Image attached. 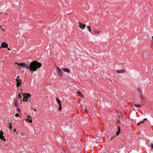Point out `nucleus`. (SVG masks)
<instances>
[{"label":"nucleus","instance_id":"f257e3e1","mask_svg":"<svg viewBox=\"0 0 153 153\" xmlns=\"http://www.w3.org/2000/svg\"><path fill=\"white\" fill-rule=\"evenodd\" d=\"M41 65L40 63L37 61H34L30 63L29 65L30 68H29V70L32 71H36L41 67Z\"/></svg>","mask_w":153,"mask_h":153},{"label":"nucleus","instance_id":"f03ea898","mask_svg":"<svg viewBox=\"0 0 153 153\" xmlns=\"http://www.w3.org/2000/svg\"><path fill=\"white\" fill-rule=\"evenodd\" d=\"M16 64H18L19 66L21 65L22 68H25L29 70V68H30V67L29 66H28L27 64L25 63H22L19 64L18 63L16 62Z\"/></svg>","mask_w":153,"mask_h":153},{"label":"nucleus","instance_id":"7ed1b4c3","mask_svg":"<svg viewBox=\"0 0 153 153\" xmlns=\"http://www.w3.org/2000/svg\"><path fill=\"white\" fill-rule=\"evenodd\" d=\"M19 77V76H17V78L16 79V81L17 82L16 87L18 88H19V86L21 85L22 81V79H20L18 78Z\"/></svg>","mask_w":153,"mask_h":153},{"label":"nucleus","instance_id":"20e7f679","mask_svg":"<svg viewBox=\"0 0 153 153\" xmlns=\"http://www.w3.org/2000/svg\"><path fill=\"white\" fill-rule=\"evenodd\" d=\"M56 72L60 76H62L63 74V72L61 70L57 67H56Z\"/></svg>","mask_w":153,"mask_h":153},{"label":"nucleus","instance_id":"39448f33","mask_svg":"<svg viewBox=\"0 0 153 153\" xmlns=\"http://www.w3.org/2000/svg\"><path fill=\"white\" fill-rule=\"evenodd\" d=\"M21 94L23 95V97L26 99H27L31 97V95L29 93L23 94L21 93Z\"/></svg>","mask_w":153,"mask_h":153},{"label":"nucleus","instance_id":"423d86ee","mask_svg":"<svg viewBox=\"0 0 153 153\" xmlns=\"http://www.w3.org/2000/svg\"><path fill=\"white\" fill-rule=\"evenodd\" d=\"M79 27L82 30L84 29L86 27V25L80 22H79Z\"/></svg>","mask_w":153,"mask_h":153},{"label":"nucleus","instance_id":"0eeeda50","mask_svg":"<svg viewBox=\"0 0 153 153\" xmlns=\"http://www.w3.org/2000/svg\"><path fill=\"white\" fill-rule=\"evenodd\" d=\"M8 46L7 44L4 42H2L1 45V46L2 48H7Z\"/></svg>","mask_w":153,"mask_h":153},{"label":"nucleus","instance_id":"6e6552de","mask_svg":"<svg viewBox=\"0 0 153 153\" xmlns=\"http://www.w3.org/2000/svg\"><path fill=\"white\" fill-rule=\"evenodd\" d=\"M28 119L26 120V121L28 122L31 123L32 122V118L29 116H27Z\"/></svg>","mask_w":153,"mask_h":153},{"label":"nucleus","instance_id":"1a4fd4ad","mask_svg":"<svg viewBox=\"0 0 153 153\" xmlns=\"http://www.w3.org/2000/svg\"><path fill=\"white\" fill-rule=\"evenodd\" d=\"M126 70L125 69H123L117 71V72L118 73H124L125 72Z\"/></svg>","mask_w":153,"mask_h":153},{"label":"nucleus","instance_id":"9d476101","mask_svg":"<svg viewBox=\"0 0 153 153\" xmlns=\"http://www.w3.org/2000/svg\"><path fill=\"white\" fill-rule=\"evenodd\" d=\"M63 71L65 72L70 73V71L69 70L68 68H64L63 69Z\"/></svg>","mask_w":153,"mask_h":153},{"label":"nucleus","instance_id":"9b49d317","mask_svg":"<svg viewBox=\"0 0 153 153\" xmlns=\"http://www.w3.org/2000/svg\"><path fill=\"white\" fill-rule=\"evenodd\" d=\"M56 100L57 104L59 105V106H60L61 105V101L59 100L57 98H56Z\"/></svg>","mask_w":153,"mask_h":153},{"label":"nucleus","instance_id":"f8f14e48","mask_svg":"<svg viewBox=\"0 0 153 153\" xmlns=\"http://www.w3.org/2000/svg\"><path fill=\"white\" fill-rule=\"evenodd\" d=\"M0 138L2 140H4V141H5V140L4 138V137L3 135H0Z\"/></svg>","mask_w":153,"mask_h":153},{"label":"nucleus","instance_id":"ddd939ff","mask_svg":"<svg viewBox=\"0 0 153 153\" xmlns=\"http://www.w3.org/2000/svg\"><path fill=\"white\" fill-rule=\"evenodd\" d=\"M14 105L16 107H17L18 106V104L17 103V101H14Z\"/></svg>","mask_w":153,"mask_h":153},{"label":"nucleus","instance_id":"4468645a","mask_svg":"<svg viewBox=\"0 0 153 153\" xmlns=\"http://www.w3.org/2000/svg\"><path fill=\"white\" fill-rule=\"evenodd\" d=\"M78 94H79L78 96L79 97H81L80 95H82L81 93L79 91L77 92Z\"/></svg>","mask_w":153,"mask_h":153},{"label":"nucleus","instance_id":"2eb2a0df","mask_svg":"<svg viewBox=\"0 0 153 153\" xmlns=\"http://www.w3.org/2000/svg\"><path fill=\"white\" fill-rule=\"evenodd\" d=\"M20 93H19L18 94V96L19 97V98H18V99H19V98H21V97H22V96H21L20 95Z\"/></svg>","mask_w":153,"mask_h":153},{"label":"nucleus","instance_id":"dca6fc26","mask_svg":"<svg viewBox=\"0 0 153 153\" xmlns=\"http://www.w3.org/2000/svg\"><path fill=\"white\" fill-rule=\"evenodd\" d=\"M17 111L19 112L20 113V112L21 111V110L19 108H17Z\"/></svg>","mask_w":153,"mask_h":153},{"label":"nucleus","instance_id":"f3484780","mask_svg":"<svg viewBox=\"0 0 153 153\" xmlns=\"http://www.w3.org/2000/svg\"><path fill=\"white\" fill-rule=\"evenodd\" d=\"M134 105L135 106H139V107H141V105H140V104H135Z\"/></svg>","mask_w":153,"mask_h":153},{"label":"nucleus","instance_id":"a211bd4d","mask_svg":"<svg viewBox=\"0 0 153 153\" xmlns=\"http://www.w3.org/2000/svg\"><path fill=\"white\" fill-rule=\"evenodd\" d=\"M3 134H4L2 132V131H0V135H3Z\"/></svg>","mask_w":153,"mask_h":153},{"label":"nucleus","instance_id":"6ab92c4d","mask_svg":"<svg viewBox=\"0 0 153 153\" xmlns=\"http://www.w3.org/2000/svg\"><path fill=\"white\" fill-rule=\"evenodd\" d=\"M87 28H88V31L89 32H91V30H90V28H89V26H87Z\"/></svg>","mask_w":153,"mask_h":153},{"label":"nucleus","instance_id":"aec40b11","mask_svg":"<svg viewBox=\"0 0 153 153\" xmlns=\"http://www.w3.org/2000/svg\"><path fill=\"white\" fill-rule=\"evenodd\" d=\"M118 131H119V132H120V127L119 126H118Z\"/></svg>","mask_w":153,"mask_h":153},{"label":"nucleus","instance_id":"412c9836","mask_svg":"<svg viewBox=\"0 0 153 153\" xmlns=\"http://www.w3.org/2000/svg\"><path fill=\"white\" fill-rule=\"evenodd\" d=\"M140 97L141 99H144V98L143 97V96H142V93H141V94L140 95Z\"/></svg>","mask_w":153,"mask_h":153},{"label":"nucleus","instance_id":"4be33fe9","mask_svg":"<svg viewBox=\"0 0 153 153\" xmlns=\"http://www.w3.org/2000/svg\"><path fill=\"white\" fill-rule=\"evenodd\" d=\"M15 116L17 117H18L19 116V114L18 113L16 114H15Z\"/></svg>","mask_w":153,"mask_h":153},{"label":"nucleus","instance_id":"5701e85b","mask_svg":"<svg viewBox=\"0 0 153 153\" xmlns=\"http://www.w3.org/2000/svg\"><path fill=\"white\" fill-rule=\"evenodd\" d=\"M25 99H26L24 97H23V101L24 102H25Z\"/></svg>","mask_w":153,"mask_h":153},{"label":"nucleus","instance_id":"b1692460","mask_svg":"<svg viewBox=\"0 0 153 153\" xmlns=\"http://www.w3.org/2000/svg\"><path fill=\"white\" fill-rule=\"evenodd\" d=\"M147 118H144V119H143V121H146L147 120Z\"/></svg>","mask_w":153,"mask_h":153},{"label":"nucleus","instance_id":"393cba45","mask_svg":"<svg viewBox=\"0 0 153 153\" xmlns=\"http://www.w3.org/2000/svg\"><path fill=\"white\" fill-rule=\"evenodd\" d=\"M140 124L143 123H144V121L143 120V121L140 122Z\"/></svg>","mask_w":153,"mask_h":153},{"label":"nucleus","instance_id":"a878e982","mask_svg":"<svg viewBox=\"0 0 153 153\" xmlns=\"http://www.w3.org/2000/svg\"><path fill=\"white\" fill-rule=\"evenodd\" d=\"M120 133V132H119V131H118L116 133V134L117 135H118L119 133Z\"/></svg>","mask_w":153,"mask_h":153},{"label":"nucleus","instance_id":"bb28decb","mask_svg":"<svg viewBox=\"0 0 153 153\" xmlns=\"http://www.w3.org/2000/svg\"><path fill=\"white\" fill-rule=\"evenodd\" d=\"M151 146L152 147V149H153V144L152 143L151 144Z\"/></svg>","mask_w":153,"mask_h":153},{"label":"nucleus","instance_id":"cd10ccee","mask_svg":"<svg viewBox=\"0 0 153 153\" xmlns=\"http://www.w3.org/2000/svg\"><path fill=\"white\" fill-rule=\"evenodd\" d=\"M85 112H86V113H87L88 112V111H87V110L86 109H85Z\"/></svg>","mask_w":153,"mask_h":153},{"label":"nucleus","instance_id":"c85d7f7f","mask_svg":"<svg viewBox=\"0 0 153 153\" xmlns=\"http://www.w3.org/2000/svg\"><path fill=\"white\" fill-rule=\"evenodd\" d=\"M139 93H140V94H141V93H142L141 90L139 91Z\"/></svg>","mask_w":153,"mask_h":153},{"label":"nucleus","instance_id":"c756f323","mask_svg":"<svg viewBox=\"0 0 153 153\" xmlns=\"http://www.w3.org/2000/svg\"><path fill=\"white\" fill-rule=\"evenodd\" d=\"M140 122H139L137 124V125L139 126L140 125Z\"/></svg>","mask_w":153,"mask_h":153},{"label":"nucleus","instance_id":"7c9ffc66","mask_svg":"<svg viewBox=\"0 0 153 153\" xmlns=\"http://www.w3.org/2000/svg\"><path fill=\"white\" fill-rule=\"evenodd\" d=\"M25 102H28V100H27V99H25Z\"/></svg>","mask_w":153,"mask_h":153},{"label":"nucleus","instance_id":"2f4dec72","mask_svg":"<svg viewBox=\"0 0 153 153\" xmlns=\"http://www.w3.org/2000/svg\"><path fill=\"white\" fill-rule=\"evenodd\" d=\"M94 33H97V31H96V30H95V31H94Z\"/></svg>","mask_w":153,"mask_h":153},{"label":"nucleus","instance_id":"473e14b6","mask_svg":"<svg viewBox=\"0 0 153 153\" xmlns=\"http://www.w3.org/2000/svg\"><path fill=\"white\" fill-rule=\"evenodd\" d=\"M28 101L29 102H30L31 100H28Z\"/></svg>","mask_w":153,"mask_h":153},{"label":"nucleus","instance_id":"72a5a7b5","mask_svg":"<svg viewBox=\"0 0 153 153\" xmlns=\"http://www.w3.org/2000/svg\"><path fill=\"white\" fill-rule=\"evenodd\" d=\"M33 110H34V111H36V109H33Z\"/></svg>","mask_w":153,"mask_h":153},{"label":"nucleus","instance_id":"f704fd0d","mask_svg":"<svg viewBox=\"0 0 153 153\" xmlns=\"http://www.w3.org/2000/svg\"><path fill=\"white\" fill-rule=\"evenodd\" d=\"M3 30V31H4V30Z\"/></svg>","mask_w":153,"mask_h":153},{"label":"nucleus","instance_id":"c9c22d12","mask_svg":"<svg viewBox=\"0 0 153 153\" xmlns=\"http://www.w3.org/2000/svg\"><path fill=\"white\" fill-rule=\"evenodd\" d=\"M152 39H153V36H152Z\"/></svg>","mask_w":153,"mask_h":153},{"label":"nucleus","instance_id":"e433bc0d","mask_svg":"<svg viewBox=\"0 0 153 153\" xmlns=\"http://www.w3.org/2000/svg\"><path fill=\"white\" fill-rule=\"evenodd\" d=\"M8 50H10V49H9L8 48Z\"/></svg>","mask_w":153,"mask_h":153},{"label":"nucleus","instance_id":"4c0bfd02","mask_svg":"<svg viewBox=\"0 0 153 153\" xmlns=\"http://www.w3.org/2000/svg\"><path fill=\"white\" fill-rule=\"evenodd\" d=\"M0 28H1V27H0Z\"/></svg>","mask_w":153,"mask_h":153}]
</instances>
